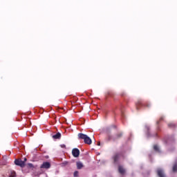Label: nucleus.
<instances>
[{
    "mask_svg": "<svg viewBox=\"0 0 177 177\" xmlns=\"http://www.w3.org/2000/svg\"><path fill=\"white\" fill-rule=\"evenodd\" d=\"M77 136L79 139H82L86 145H92V140L86 134L80 133Z\"/></svg>",
    "mask_w": 177,
    "mask_h": 177,
    "instance_id": "f257e3e1",
    "label": "nucleus"
},
{
    "mask_svg": "<svg viewBox=\"0 0 177 177\" xmlns=\"http://www.w3.org/2000/svg\"><path fill=\"white\" fill-rule=\"evenodd\" d=\"M125 158V156H124V153L122 152L120 153H116L113 156V160L114 163H117L120 160H124Z\"/></svg>",
    "mask_w": 177,
    "mask_h": 177,
    "instance_id": "f03ea898",
    "label": "nucleus"
},
{
    "mask_svg": "<svg viewBox=\"0 0 177 177\" xmlns=\"http://www.w3.org/2000/svg\"><path fill=\"white\" fill-rule=\"evenodd\" d=\"M122 138V133L120 132L115 134L114 137L111 136V135L108 136V140H113V142H115V140H118V139H121Z\"/></svg>",
    "mask_w": 177,
    "mask_h": 177,
    "instance_id": "7ed1b4c3",
    "label": "nucleus"
},
{
    "mask_svg": "<svg viewBox=\"0 0 177 177\" xmlns=\"http://www.w3.org/2000/svg\"><path fill=\"white\" fill-rule=\"evenodd\" d=\"M15 165H18L19 167H21V168H24V167L26 166V163H24V161L21 160V159H16L15 160Z\"/></svg>",
    "mask_w": 177,
    "mask_h": 177,
    "instance_id": "20e7f679",
    "label": "nucleus"
},
{
    "mask_svg": "<svg viewBox=\"0 0 177 177\" xmlns=\"http://www.w3.org/2000/svg\"><path fill=\"white\" fill-rule=\"evenodd\" d=\"M72 156L75 157V158H77L80 157V149L78 148H74L72 149Z\"/></svg>",
    "mask_w": 177,
    "mask_h": 177,
    "instance_id": "39448f33",
    "label": "nucleus"
},
{
    "mask_svg": "<svg viewBox=\"0 0 177 177\" xmlns=\"http://www.w3.org/2000/svg\"><path fill=\"white\" fill-rule=\"evenodd\" d=\"M40 168L44 169H49V168H50V163L49 162H44L40 166Z\"/></svg>",
    "mask_w": 177,
    "mask_h": 177,
    "instance_id": "423d86ee",
    "label": "nucleus"
},
{
    "mask_svg": "<svg viewBox=\"0 0 177 177\" xmlns=\"http://www.w3.org/2000/svg\"><path fill=\"white\" fill-rule=\"evenodd\" d=\"M142 106H145L143 102H142V101H138L136 103V109H137V110H139V109H140V107H142Z\"/></svg>",
    "mask_w": 177,
    "mask_h": 177,
    "instance_id": "0eeeda50",
    "label": "nucleus"
},
{
    "mask_svg": "<svg viewBox=\"0 0 177 177\" xmlns=\"http://www.w3.org/2000/svg\"><path fill=\"white\" fill-rule=\"evenodd\" d=\"M77 169H82L84 168V165L81 162H76Z\"/></svg>",
    "mask_w": 177,
    "mask_h": 177,
    "instance_id": "6e6552de",
    "label": "nucleus"
},
{
    "mask_svg": "<svg viewBox=\"0 0 177 177\" xmlns=\"http://www.w3.org/2000/svg\"><path fill=\"white\" fill-rule=\"evenodd\" d=\"M118 171L121 174V175H124V174H125V169H124L122 166L118 167Z\"/></svg>",
    "mask_w": 177,
    "mask_h": 177,
    "instance_id": "1a4fd4ad",
    "label": "nucleus"
},
{
    "mask_svg": "<svg viewBox=\"0 0 177 177\" xmlns=\"http://www.w3.org/2000/svg\"><path fill=\"white\" fill-rule=\"evenodd\" d=\"M53 139H60L62 138V134L60 133H57L55 135L53 136Z\"/></svg>",
    "mask_w": 177,
    "mask_h": 177,
    "instance_id": "9d476101",
    "label": "nucleus"
},
{
    "mask_svg": "<svg viewBox=\"0 0 177 177\" xmlns=\"http://www.w3.org/2000/svg\"><path fill=\"white\" fill-rule=\"evenodd\" d=\"M153 150L155 151H157L158 153H160V148H158V145H154L153 146Z\"/></svg>",
    "mask_w": 177,
    "mask_h": 177,
    "instance_id": "9b49d317",
    "label": "nucleus"
},
{
    "mask_svg": "<svg viewBox=\"0 0 177 177\" xmlns=\"http://www.w3.org/2000/svg\"><path fill=\"white\" fill-rule=\"evenodd\" d=\"M173 172H177V165L176 164H175L173 166Z\"/></svg>",
    "mask_w": 177,
    "mask_h": 177,
    "instance_id": "f8f14e48",
    "label": "nucleus"
},
{
    "mask_svg": "<svg viewBox=\"0 0 177 177\" xmlns=\"http://www.w3.org/2000/svg\"><path fill=\"white\" fill-rule=\"evenodd\" d=\"M169 128H175V124H168Z\"/></svg>",
    "mask_w": 177,
    "mask_h": 177,
    "instance_id": "ddd939ff",
    "label": "nucleus"
},
{
    "mask_svg": "<svg viewBox=\"0 0 177 177\" xmlns=\"http://www.w3.org/2000/svg\"><path fill=\"white\" fill-rule=\"evenodd\" d=\"M28 167L29 168L32 169V168H34V165H32V163H28Z\"/></svg>",
    "mask_w": 177,
    "mask_h": 177,
    "instance_id": "4468645a",
    "label": "nucleus"
},
{
    "mask_svg": "<svg viewBox=\"0 0 177 177\" xmlns=\"http://www.w3.org/2000/svg\"><path fill=\"white\" fill-rule=\"evenodd\" d=\"M10 177H16V172L12 171V172L11 173Z\"/></svg>",
    "mask_w": 177,
    "mask_h": 177,
    "instance_id": "2eb2a0df",
    "label": "nucleus"
},
{
    "mask_svg": "<svg viewBox=\"0 0 177 177\" xmlns=\"http://www.w3.org/2000/svg\"><path fill=\"white\" fill-rule=\"evenodd\" d=\"M73 176L75 177H78V171H75L74 173H73Z\"/></svg>",
    "mask_w": 177,
    "mask_h": 177,
    "instance_id": "dca6fc26",
    "label": "nucleus"
},
{
    "mask_svg": "<svg viewBox=\"0 0 177 177\" xmlns=\"http://www.w3.org/2000/svg\"><path fill=\"white\" fill-rule=\"evenodd\" d=\"M60 147H62V149H66V145L62 144L60 145Z\"/></svg>",
    "mask_w": 177,
    "mask_h": 177,
    "instance_id": "f3484780",
    "label": "nucleus"
},
{
    "mask_svg": "<svg viewBox=\"0 0 177 177\" xmlns=\"http://www.w3.org/2000/svg\"><path fill=\"white\" fill-rule=\"evenodd\" d=\"M26 161H27V158H24V164H26Z\"/></svg>",
    "mask_w": 177,
    "mask_h": 177,
    "instance_id": "a211bd4d",
    "label": "nucleus"
},
{
    "mask_svg": "<svg viewBox=\"0 0 177 177\" xmlns=\"http://www.w3.org/2000/svg\"><path fill=\"white\" fill-rule=\"evenodd\" d=\"M97 146H100V141L97 142Z\"/></svg>",
    "mask_w": 177,
    "mask_h": 177,
    "instance_id": "6ab92c4d",
    "label": "nucleus"
},
{
    "mask_svg": "<svg viewBox=\"0 0 177 177\" xmlns=\"http://www.w3.org/2000/svg\"><path fill=\"white\" fill-rule=\"evenodd\" d=\"M147 131H149V127H147Z\"/></svg>",
    "mask_w": 177,
    "mask_h": 177,
    "instance_id": "aec40b11",
    "label": "nucleus"
},
{
    "mask_svg": "<svg viewBox=\"0 0 177 177\" xmlns=\"http://www.w3.org/2000/svg\"><path fill=\"white\" fill-rule=\"evenodd\" d=\"M157 124H160V122L158 121V122H157Z\"/></svg>",
    "mask_w": 177,
    "mask_h": 177,
    "instance_id": "412c9836",
    "label": "nucleus"
},
{
    "mask_svg": "<svg viewBox=\"0 0 177 177\" xmlns=\"http://www.w3.org/2000/svg\"><path fill=\"white\" fill-rule=\"evenodd\" d=\"M161 120H162V118H161L160 119V121H161Z\"/></svg>",
    "mask_w": 177,
    "mask_h": 177,
    "instance_id": "4be33fe9",
    "label": "nucleus"
}]
</instances>
